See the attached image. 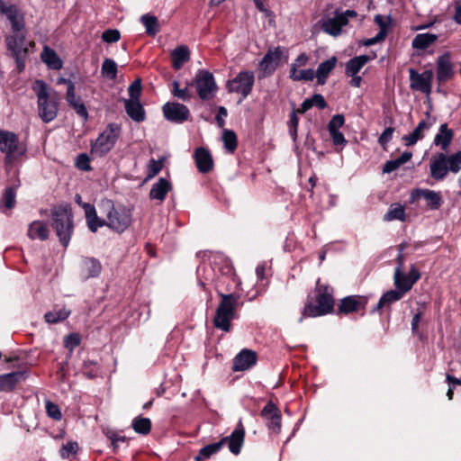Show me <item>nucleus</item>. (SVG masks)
<instances>
[{
	"mask_svg": "<svg viewBox=\"0 0 461 461\" xmlns=\"http://www.w3.org/2000/svg\"><path fill=\"white\" fill-rule=\"evenodd\" d=\"M129 99L140 100L141 94V80L140 78L135 79L128 88Z\"/></svg>",
	"mask_w": 461,
	"mask_h": 461,
	"instance_id": "54",
	"label": "nucleus"
},
{
	"mask_svg": "<svg viewBox=\"0 0 461 461\" xmlns=\"http://www.w3.org/2000/svg\"><path fill=\"white\" fill-rule=\"evenodd\" d=\"M345 122V118L342 114H336L333 115L329 122L328 124V131H339V128L343 126Z\"/></svg>",
	"mask_w": 461,
	"mask_h": 461,
	"instance_id": "58",
	"label": "nucleus"
},
{
	"mask_svg": "<svg viewBox=\"0 0 461 461\" xmlns=\"http://www.w3.org/2000/svg\"><path fill=\"white\" fill-rule=\"evenodd\" d=\"M232 267L230 262L222 256H215L213 261L207 265L203 263L197 267L196 273L199 279V285L205 287L210 283H213L217 278V273L221 275H231Z\"/></svg>",
	"mask_w": 461,
	"mask_h": 461,
	"instance_id": "8",
	"label": "nucleus"
},
{
	"mask_svg": "<svg viewBox=\"0 0 461 461\" xmlns=\"http://www.w3.org/2000/svg\"><path fill=\"white\" fill-rule=\"evenodd\" d=\"M357 15L354 10H346L344 12L336 10L332 17H327L321 21V30L333 37H338L342 33V28L348 23L350 18Z\"/></svg>",
	"mask_w": 461,
	"mask_h": 461,
	"instance_id": "12",
	"label": "nucleus"
},
{
	"mask_svg": "<svg viewBox=\"0 0 461 461\" xmlns=\"http://www.w3.org/2000/svg\"><path fill=\"white\" fill-rule=\"evenodd\" d=\"M384 220L386 221H404L405 220V210L404 207L400 203H393L387 212L384 216Z\"/></svg>",
	"mask_w": 461,
	"mask_h": 461,
	"instance_id": "46",
	"label": "nucleus"
},
{
	"mask_svg": "<svg viewBox=\"0 0 461 461\" xmlns=\"http://www.w3.org/2000/svg\"><path fill=\"white\" fill-rule=\"evenodd\" d=\"M453 137L454 131L447 127V123H443L439 126L438 132L436 134L433 143L436 146H439L443 151H447L452 142Z\"/></svg>",
	"mask_w": 461,
	"mask_h": 461,
	"instance_id": "31",
	"label": "nucleus"
},
{
	"mask_svg": "<svg viewBox=\"0 0 461 461\" xmlns=\"http://www.w3.org/2000/svg\"><path fill=\"white\" fill-rule=\"evenodd\" d=\"M131 426L136 433L147 435L151 429V420L149 418L136 417Z\"/></svg>",
	"mask_w": 461,
	"mask_h": 461,
	"instance_id": "49",
	"label": "nucleus"
},
{
	"mask_svg": "<svg viewBox=\"0 0 461 461\" xmlns=\"http://www.w3.org/2000/svg\"><path fill=\"white\" fill-rule=\"evenodd\" d=\"M316 301L317 304L307 303L303 311L302 317L299 321H303V317H318L331 312L334 307L333 290L328 285H320L317 282L316 288Z\"/></svg>",
	"mask_w": 461,
	"mask_h": 461,
	"instance_id": "4",
	"label": "nucleus"
},
{
	"mask_svg": "<svg viewBox=\"0 0 461 461\" xmlns=\"http://www.w3.org/2000/svg\"><path fill=\"white\" fill-rule=\"evenodd\" d=\"M374 58L375 57H370L369 55H360L350 59L346 64V75H357L362 69V68Z\"/></svg>",
	"mask_w": 461,
	"mask_h": 461,
	"instance_id": "36",
	"label": "nucleus"
},
{
	"mask_svg": "<svg viewBox=\"0 0 461 461\" xmlns=\"http://www.w3.org/2000/svg\"><path fill=\"white\" fill-rule=\"evenodd\" d=\"M49 229L45 222L33 221L30 223L27 235L31 240H46L49 238Z\"/></svg>",
	"mask_w": 461,
	"mask_h": 461,
	"instance_id": "34",
	"label": "nucleus"
},
{
	"mask_svg": "<svg viewBox=\"0 0 461 461\" xmlns=\"http://www.w3.org/2000/svg\"><path fill=\"white\" fill-rule=\"evenodd\" d=\"M71 313V311L66 307L59 310H53L44 314V320L47 323L55 324L67 320Z\"/></svg>",
	"mask_w": 461,
	"mask_h": 461,
	"instance_id": "43",
	"label": "nucleus"
},
{
	"mask_svg": "<svg viewBox=\"0 0 461 461\" xmlns=\"http://www.w3.org/2000/svg\"><path fill=\"white\" fill-rule=\"evenodd\" d=\"M420 278V271L414 267V265L411 266L410 271L408 274H403L400 267H396L394 271L393 280L394 285L400 291H402L404 294L409 292L413 285Z\"/></svg>",
	"mask_w": 461,
	"mask_h": 461,
	"instance_id": "16",
	"label": "nucleus"
},
{
	"mask_svg": "<svg viewBox=\"0 0 461 461\" xmlns=\"http://www.w3.org/2000/svg\"><path fill=\"white\" fill-rule=\"evenodd\" d=\"M172 86H173L172 93L176 97H177L181 100H184V101L190 98V94H189L187 86H185V88H180L179 83L177 81H174L172 83Z\"/></svg>",
	"mask_w": 461,
	"mask_h": 461,
	"instance_id": "57",
	"label": "nucleus"
},
{
	"mask_svg": "<svg viewBox=\"0 0 461 461\" xmlns=\"http://www.w3.org/2000/svg\"><path fill=\"white\" fill-rule=\"evenodd\" d=\"M221 448V442L208 444L203 447L197 456H194L195 461H206L212 456L219 452Z\"/></svg>",
	"mask_w": 461,
	"mask_h": 461,
	"instance_id": "44",
	"label": "nucleus"
},
{
	"mask_svg": "<svg viewBox=\"0 0 461 461\" xmlns=\"http://www.w3.org/2000/svg\"><path fill=\"white\" fill-rule=\"evenodd\" d=\"M289 77L293 81H312L315 77V72L312 68L298 70L291 67Z\"/></svg>",
	"mask_w": 461,
	"mask_h": 461,
	"instance_id": "47",
	"label": "nucleus"
},
{
	"mask_svg": "<svg viewBox=\"0 0 461 461\" xmlns=\"http://www.w3.org/2000/svg\"><path fill=\"white\" fill-rule=\"evenodd\" d=\"M81 337L78 333H70L64 337L63 344L66 348L72 352L77 347L80 345Z\"/></svg>",
	"mask_w": 461,
	"mask_h": 461,
	"instance_id": "52",
	"label": "nucleus"
},
{
	"mask_svg": "<svg viewBox=\"0 0 461 461\" xmlns=\"http://www.w3.org/2000/svg\"><path fill=\"white\" fill-rule=\"evenodd\" d=\"M337 63L336 57H331L330 59L321 62L315 72V77L317 78V83L319 85H324L326 83V79L329 74L334 69Z\"/></svg>",
	"mask_w": 461,
	"mask_h": 461,
	"instance_id": "37",
	"label": "nucleus"
},
{
	"mask_svg": "<svg viewBox=\"0 0 461 461\" xmlns=\"http://www.w3.org/2000/svg\"><path fill=\"white\" fill-rule=\"evenodd\" d=\"M124 108L128 116L136 122H143L146 118L145 110L140 100H124Z\"/></svg>",
	"mask_w": 461,
	"mask_h": 461,
	"instance_id": "29",
	"label": "nucleus"
},
{
	"mask_svg": "<svg viewBox=\"0 0 461 461\" xmlns=\"http://www.w3.org/2000/svg\"><path fill=\"white\" fill-rule=\"evenodd\" d=\"M5 16L11 23V31L9 33L26 32L23 14L17 5H10V9Z\"/></svg>",
	"mask_w": 461,
	"mask_h": 461,
	"instance_id": "26",
	"label": "nucleus"
},
{
	"mask_svg": "<svg viewBox=\"0 0 461 461\" xmlns=\"http://www.w3.org/2000/svg\"><path fill=\"white\" fill-rule=\"evenodd\" d=\"M257 363V355L254 351L242 349L233 359L232 369L244 371L252 367Z\"/></svg>",
	"mask_w": 461,
	"mask_h": 461,
	"instance_id": "23",
	"label": "nucleus"
},
{
	"mask_svg": "<svg viewBox=\"0 0 461 461\" xmlns=\"http://www.w3.org/2000/svg\"><path fill=\"white\" fill-rule=\"evenodd\" d=\"M117 64L112 59H104L101 68V74L104 77L113 80L117 77Z\"/></svg>",
	"mask_w": 461,
	"mask_h": 461,
	"instance_id": "48",
	"label": "nucleus"
},
{
	"mask_svg": "<svg viewBox=\"0 0 461 461\" xmlns=\"http://www.w3.org/2000/svg\"><path fill=\"white\" fill-rule=\"evenodd\" d=\"M420 198L427 201V206L430 210H438L442 205V197L439 192L429 189H414L410 195V203H414Z\"/></svg>",
	"mask_w": 461,
	"mask_h": 461,
	"instance_id": "19",
	"label": "nucleus"
},
{
	"mask_svg": "<svg viewBox=\"0 0 461 461\" xmlns=\"http://www.w3.org/2000/svg\"><path fill=\"white\" fill-rule=\"evenodd\" d=\"M66 100L68 104L75 110L78 116L84 120L88 118L86 107L84 104L81 97L76 95L74 83H69V87L67 88Z\"/></svg>",
	"mask_w": 461,
	"mask_h": 461,
	"instance_id": "25",
	"label": "nucleus"
},
{
	"mask_svg": "<svg viewBox=\"0 0 461 461\" xmlns=\"http://www.w3.org/2000/svg\"><path fill=\"white\" fill-rule=\"evenodd\" d=\"M333 145L334 146H340L343 148L347 144V140L345 139L343 133L339 131H329Z\"/></svg>",
	"mask_w": 461,
	"mask_h": 461,
	"instance_id": "61",
	"label": "nucleus"
},
{
	"mask_svg": "<svg viewBox=\"0 0 461 461\" xmlns=\"http://www.w3.org/2000/svg\"><path fill=\"white\" fill-rule=\"evenodd\" d=\"M245 438V429L243 428L241 420L239 421L236 429L231 432V434L228 437L222 438L220 442H221V447L228 443L229 450L234 454H240L241 447L244 443Z\"/></svg>",
	"mask_w": 461,
	"mask_h": 461,
	"instance_id": "20",
	"label": "nucleus"
},
{
	"mask_svg": "<svg viewBox=\"0 0 461 461\" xmlns=\"http://www.w3.org/2000/svg\"><path fill=\"white\" fill-rule=\"evenodd\" d=\"M172 66L175 69H180L190 59V52L186 46L181 45L172 51Z\"/></svg>",
	"mask_w": 461,
	"mask_h": 461,
	"instance_id": "39",
	"label": "nucleus"
},
{
	"mask_svg": "<svg viewBox=\"0 0 461 461\" xmlns=\"http://www.w3.org/2000/svg\"><path fill=\"white\" fill-rule=\"evenodd\" d=\"M140 22L145 27L146 33L150 36L156 35L159 31L158 18L150 14H143L140 17Z\"/></svg>",
	"mask_w": 461,
	"mask_h": 461,
	"instance_id": "45",
	"label": "nucleus"
},
{
	"mask_svg": "<svg viewBox=\"0 0 461 461\" xmlns=\"http://www.w3.org/2000/svg\"><path fill=\"white\" fill-rule=\"evenodd\" d=\"M78 449V445L76 441H69L64 444L60 448V456L62 458H68L70 456L75 455Z\"/></svg>",
	"mask_w": 461,
	"mask_h": 461,
	"instance_id": "53",
	"label": "nucleus"
},
{
	"mask_svg": "<svg viewBox=\"0 0 461 461\" xmlns=\"http://www.w3.org/2000/svg\"><path fill=\"white\" fill-rule=\"evenodd\" d=\"M32 89L37 97L39 117L43 122H52L59 113V96L58 92L41 79L34 80Z\"/></svg>",
	"mask_w": 461,
	"mask_h": 461,
	"instance_id": "1",
	"label": "nucleus"
},
{
	"mask_svg": "<svg viewBox=\"0 0 461 461\" xmlns=\"http://www.w3.org/2000/svg\"><path fill=\"white\" fill-rule=\"evenodd\" d=\"M121 131L122 128L119 124L109 123L95 141L91 144V154L96 157L107 154L114 147Z\"/></svg>",
	"mask_w": 461,
	"mask_h": 461,
	"instance_id": "11",
	"label": "nucleus"
},
{
	"mask_svg": "<svg viewBox=\"0 0 461 461\" xmlns=\"http://www.w3.org/2000/svg\"><path fill=\"white\" fill-rule=\"evenodd\" d=\"M254 83V73L249 70H243L227 82V89L230 93L240 94L242 99H245L251 93Z\"/></svg>",
	"mask_w": 461,
	"mask_h": 461,
	"instance_id": "13",
	"label": "nucleus"
},
{
	"mask_svg": "<svg viewBox=\"0 0 461 461\" xmlns=\"http://www.w3.org/2000/svg\"><path fill=\"white\" fill-rule=\"evenodd\" d=\"M430 176L437 181L443 180L451 172L456 174L461 170V150L451 155L445 152L435 154L429 165Z\"/></svg>",
	"mask_w": 461,
	"mask_h": 461,
	"instance_id": "3",
	"label": "nucleus"
},
{
	"mask_svg": "<svg viewBox=\"0 0 461 461\" xmlns=\"http://www.w3.org/2000/svg\"><path fill=\"white\" fill-rule=\"evenodd\" d=\"M7 55L14 59L18 73L25 69V63L30 49L34 42L26 39V32L19 33H7L5 37Z\"/></svg>",
	"mask_w": 461,
	"mask_h": 461,
	"instance_id": "2",
	"label": "nucleus"
},
{
	"mask_svg": "<svg viewBox=\"0 0 461 461\" xmlns=\"http://www.w3.org/2000/svg\"><path fill=\"white\" fill-rule=\"evenodd\" d=\"M393 131H394V129L393 127L385 128L384 131L380 135V137L378 138V143L381 146L385 147L392 140Z\"/></svg>",
	"mask_w": 461,
	"mask_h": 461,
	"instance_id": "62",
	"label": "nucleus"
},
{
	"mask_svg": "<svg viewBox=\"0 0 461 461\" xmlns=\"http://www.w3.org/2000/svg\"><path fill=\"white\" fill-rule=\"evenodd\" d=\"M171 189V184L164 177H160L158 182L154 183L149 192V198L163 202Z\"/></svg>",
	"mask_w": 461,
	"mask_h": 461,
	"instance_id": "32",
	"label": "nucleus"
},
{
	"mask_svg": "<svg viewBox=\"0 0 461 461\" xmlns=\"http://www.w3.org/2000/svg\"><path fill=\"white\" fill-rule=\"evenodd\" d=\"M296 113L297 112L295 110H293L288 122L289 133L294 141L297 138V128L299 123Z\"/></svg>",
	"mask_w": 461,
	"mask_h": 461,
	"instance_id": "56",
	"label": "nucleus"
},
{
	"mask_svg": "<svg viewBox=\"0 0 461 461\" xmlns=\"http://www.w3.org/2000/svg\"><path fill=\"white\" fill-rule=\"evenodd\" d=\"M403 295H404V294L402 291L398 290L397 288H396V290H390V291L386 292L379 299L374 311H375V310L379 311L383 307H384L386 305H390L391 303L401 300L403 297Z\"/></svg>",
	"mask_w": 461,
	"mask_h": 461,
	"instance_id": "41",
	"label": "nucleus"
},
{
	"mask_svg": "<svg viewBox=\"0 0 461 461\" xmlns=\"http://www.w3.org/2000/svg\"><path fill=\"white\" fill-rule=\"evenodd\" d=\"M52 226L64 247L70 241L73 233V214L68 205L54 207L51 211Z\"/></svg>",
	"mask_w": 461,
	"mask_h": 461,
	"instance_id": "6",
	"label": "nucleus"
},
{
	"mask_svg": "<svg viewBox=\"0 0 461 461\" xmlns=\"http://www.w3.org/2000/svg\"><path fill=\"white\" fill-rule=\"evenodd\" d=\"M87 226L92 232H95L98 228L106 225V220L102 221L96 214V210L93 204L83 203Z\"/></svg>",
	"mask_w": 461,
	"mask_h": 461,
	"instance_id": "33",
	"label": "nucleus"
},
{
	"mask_svg": "<svg viewBox=\"0 0 461 461\" xmlns=\"http://www.w3.org/2000/svg\"><path fill=\"white\" fill-rule=\"evenodd\" d=\"M76 166L80 170L90 171L91 167L89 157L85 153L79 154L76 159Z\"/></svg>",
	"mask_w": 461,
	"mask_h": 461,
	"instance_id": "59",
	"label": "nucleus"
},
{
	"mask_svg": "<svg viewBox=\"0 0 461 461\" xmlns=\"http://www.w3.org/2000/svg\"><path fill=\"white\" fill-rule=\"evenodd\" d=\"M366 303V300L363 297L348 296L341 300L339 311L345 313L357 312L360 308L365 307Z\"/></svg>",
	"mask_w": 461,
	"mask_h": 461,
	"instance_id": "35",
	"label": "nucleus"
},
{
	"mask_svg": "<svg viewBox=\"0 0 461 461\" xmlns=\"http://www.w3.org/2000/svg\"><path fill=\"white\" fill-rule=\"evenodd\" d=\"M222 140L226 149L233 152L237 147V137L234 131L230 130H224L222 134Z\"/></svg>",
	"mask_w": 461,
	"mask_h": 461,
	"instance_id": "51",
	"label": "nucleus"
},
{
	"mask_svg": "<svg viewBox=\"0 0 461 461\" xmlns=\"http://www.w3.org/2000/svg\"><path fill=\"white\" fill-rule=\"evenodd\" d=\"M454 76V67L449 52H445L437 59V80L445 83Z\"/></svg>",
	"mask_w": 461,
	"mask_h": 461,
	"instance_id": "22",
	"label": "nucleus"
},
{
	"mask_svg": "<svg viewBox=\"0 0 461 461\" xmlns=\"http://www.w3.org/2000/svg\"><path fill=\"white\" fill-rule=\"evenodd\" d=\"M163 164H164V158H160L158 160L151 158L147 167V176H146L145 180L148 181V180L152 179L154 176H156L162 169Z\"/></svg>",
	"mask_w": 461,
	"mask_h": 461,
	"instance_id": "50",
	"label": "nucleus"
},
{
	"mask_svg": "<svg viewBox=\"0 0 461 461\" xmlns=\"http://www.w3.org/2000/svg\"><path fill=\"white\" fill-rule=\"evenodd\" d=\"M0 151L5 154V165L11 166L23 158L27 151V148L19 141L18 136L15 133L0 130Z\"/></svg>",
	"mask_w": 461,
	"mask_h": 461,
	"instance_id": "7",
	"label": "nucleus"
},
{
	"mask_svg": "<svg viewBox=\"0 0 461 461\" xmlns=\"http://www.w3.org/2000/svg\"><path fill=\"white\" fill-rule=\"evenodd\" d=\"M438 41V35L433 33H419L411 42V46L415 50H425Z\"/></svg>",
	"mask_w": 461,
	"mask_h": 461,
	"instance_id": "40",
	"label": "nucleus"
},
{
	"mask_svg": "<svg viewBox=\"0 0 461 461\" xmlns=\"http://www.w3.org/2000/svg\"><path fill=\"white\" fill-rule=\"evenodd\" d=\"M46 411L48 416L55 420H60L62 418L59 407L50 401L46 402Z\"/></svg>",
	"mask_w": 461,
	"mask_h": 461,
	"instance_id": "55",
	"label": "nucleus"
},
{
	"mask_svg": "<svg viewBox=\"0 0 461 461\" xmlns=\"http://www.w3.org/2000/svg\"><path fill=\"white\" fill-rule=\"evenodd\" d=\"M106 212V226L117 231H124L131 223V212L123 205L114 206L111 200L103 203Z\"/></svg>",
	"mask_w": 461,
	"mask_h": 461,
	"instance_id": "9",
	"label": "nucleus"
},
{
	"mask_svg": "<svg viewBox=\"0 0 461 461\" xmlns=\"http://www.w3.org/2000/svg\"><path fill=\"white\" fill-rule=\"evenodd\" d=\"M194 158L200 173L205 174L212 169L213 160L210 151L205 148H197L194 152Z\"/></svg>",
	"mask_w": 461,
	"mask_h": 461,
	"instance_id": "24",
	"label": "nucleus"
},
{
	"mask_svg": "<svg viewBox=\"0 0 461 461\" xmlns=\"http://www.w3.org/2000/svg\"><path fill=\"white\" fill-rule=\"evenodd\" d=\"M310 99L312 102V106H317L321 110L327 107V103L321 94H314Z\"/></svg>",
	"mask_w": 461,
	"mask_h": 461,
	"instance_id": "63",
	"label": "nucleus"
},
{
	"mask_svg": "<svg viewBox=\"0 0 461 461\" xmlns=\"http://www.w3.org/2000/svg\"><path fill=\"white\" fill-rule=\"evenodd\" d=\"M431 126V122L422 120L410 134L402 137L404 144L408 147L415 145L419 140L424 138L425 131H429Z\"/></svg>",
	"mask_w": 461,
	"mask_h": 461,
	"instance_id": "27",
	"label": "nucleus"
},
{
	"mask_svg": "<svg viewBox=\"0 0 461 461\" xmlns=\"http://www.w3.org/2000/svg\"><path fill=\"white\" fill-rule=\"evenodd\" d=\"M15 197V187L8 186L5 189L0 200V206L4 212H5V210H11L14 207L16 203Z\"/></svg>",
	"mask_w": 461,
	"mask_h": 461,
	"instance_id": "42",
	"label": "nucleus"
},
{
	"mask_svg": "<svg viewBox=\"0 0 461 461\" xmlns=\"http://www.w3.org/2000/svg\"><path fill=\"white\" fill-rule=\"evenodd\" d=\"M284 49L281 47L269 48L259 63V69L264 76L272 75L282 58Z\"/></svg>",
	"mask_w": 461,
	"mask_h": 461,
	"instance_id": "18",
	"label": "nucleus"
},
{
	"mask_svg": "<svg viewBox=\"0 0 461 461\" xmlns=\"http://www.w3.org/2000/svg\"><path fill=\"white\" fill-rule=\"evenodd\" d=\"M41 60L48 66L49 68L59 70L62 68V61L58 54L48 46H44L41 54Z\"/></svg>",
	"mask_w": 461,
	"mask_h": 461,
	"instance_id": "38",
	"label": "nucleus"
},
{
	"mask_svg": "<svg viewBox=\"0 0 461 461\" xmlns=\"http://www.w3.org/2000/svg\"><path fill=\"white\" fill-rule=\"evenodd\" d=\"M52 226L64 247L70 241L73 233V214L68 205L54 207L51 211Z\"/></svg>",
	"mask_w": 461,
	"mask_h": 461,
	"instance_id": "5",
	"label": "nucleus"
},
{
	"mask_svg": "<svg viewBox=\"0 0 461 461\" xmlns=\"http://www.w3.org/2000/svg\"><path fill=\"white\" fill-rule=\"evenodd\" d=\"M194 84L197 94L202 100L212 98L217 91V85L212 73L199 69L195 75Z\"/></svg>",
	"mask_w": 461,
	"mask_h": 461,
	"instance_id": "14",
	"label": "nucleus"
},
{
	"mask_svg": "<svg viewBox=\"0 0 461 461\" xmlns=\"http://www.w3.org/2000/svg\"><path fill=\"white\" fill-rule=\"evenodd\" d=\"M220 295L221 300L217 307L213 324L219 330L229 331L230 329V321L234 318L238 298L233 294H221Z\"/></svg>",
	"mask_w": 461,
	"mask_h": 461,
	"instance_id": "10",
	"label": "nucleus"
},
{
	"mask_svg": "<svg viewBox=\"0 0 461 461\" xmlns=\"http://www.w3.org/2000/svg\"><path fill=\"white\" fill-rule=\"evenodd\" d=\"M25 377L26 374L23 371H16L0 375V393L12 391Z\"/></svg>",
	"mask_w": 461,
	"mask_h": 461,
	"instance_id": "28",
	"label": "nucleus"
},
{
	"mask_svg": "<svg viewBox=\"0 0 461 461\" xmlns=\"http://www.w3.org/2000/svg\"><path fill=\"white\" fill-rule=\"evenodd\" d=\"M164 117L173 123H183L190 116V111L183 104L176 102H167L162 107Z\"/></svg>",
	"mask_w": 461,
	"mask_h": 461,
	"instance_id": "17",
	"label": "nucleus"
},
{
	"mask_svg": "<svg viewBox=\"0 0 461 461\" xmlns=\"http://www.w3.org/2000/svg\"><path fill=\"white\" fill-rule=\"evenodd\" d=\"M260 415L267 420L268 429L274 433H279L281 430V413L278 408L269 401L262 409Z\"/></svg>",
	"mask_w": 461,
	"mask_h": 461,
	"instance_id": "21",
	"label": "nucleus"
},
{
	"mask_svg": "<svg viewBox=\"0 0 461 461\" xmlns=\"http://www.w3.org/2000/svg\"><path fill=\"white\" fill-rule=\"evenodd\" d=\"M228 115L227 109L223 106H220L218 108V113L215 117L216 122L220 128H222L225 125V118Z\"/></svg>",
	"mask_w": 461,
	"mask_h": 461,
	"instance_id": "64",
	"label": "nucleus"
},
{
	"mask_svg": "<svg viewBox=\"0 0 461 461\" xmlns=\"http://www.w3.org/2000/svg\"><path fill=\"white\" fill-rule=\"evenodd\" d=\"M102 266L99 260L94 258H86L81 265V276L84 279L93 278L99 276Z\"/></svg>",
	"mask_w": 461,
	"mask_h": 461,
	"instance_id": "30",
	"label": "nucleus"
},
{
	"mask_svg": "<svg viewBox=\"0 0 461 461\" xmlns=\"http://www.w3.org/2000/svg\"><path fill=\"white\" fill-rule=\"evenodd\" d=\"M409 74L410 86L412 90L420 91L426 95L430 94L434 76L431 69L425 70L420 74L414 68H410Z\"/></svg>",
	"mask_w": 461,
	"mask_h": 461,
	"instance_id": "15",
	"label": "nucleus"
},
{
	"mask_svg": "<svg viewBox=\"0 0 461 461\" xmlns=\"http://www.w3.org/2000/svg\"><path fill=\"white\" fill-rule=\"evenodd\" d=\"M120 32L118 30L109 29L103 32L102 40L107 43L116 42L120 40Z\"/></svg>",
	"mask_w": 461,
	"mask_h": 461,
	"instance_id": "60",
	"label": "nucleus"
}]
</instances>
